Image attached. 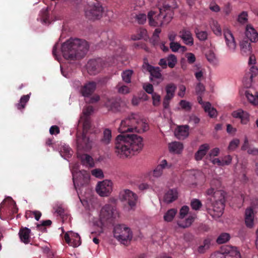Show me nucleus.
<instances>
[{"label": "nucleus", "instance_id": "obj_1", "mask_svg": "<svg viewBox=\"0 0 258 258\" xmlns=\"http://www.w3.org/2000/svg\"><path fill=\"white\" fill-rule=\"evenodd\" d=\"M211 187L205 191L206 200L205 204L208 213L215 219L220 218L223 214L225 202V193L222 190L218 189L221 182L216 179L210 182Z\"/></svg>", "mask_w": 258, "mask_h": 258}, {"label": "nucleus", "instance_id": "obj_2", "mask_svg": "<svg viewBox=\"0 0 258 258\" xmlns=\"http://www.w3.org/2000/svg\"><path fill=\"white\" fill-rule=\"evenodd\" d=\"M157 6V11H151L148 13L149 25L161 27L168 24L173 17L174 10L177 7L175 0H160Z\"/></svg>", "mask_w": 258, "mask_h": 258}, {"label": "nucleus", "instance_id": "obj_3", "mask_svg": "<svg viewBox=\"0 0 258 258\" xmlns=\"http://www.w3.org/2000/svg\"><path fill=\"white\" fill-rule=\"evenodd\" d=\"M63 57L68 60H79L87 54L89 44L85 40L71 38L61 45Z\"/></svg>", "mask_w": 258, "mask_h": 258}, {"label": "nucleus", "instance_id": "obj_4", "mask_svg": "<svg viewBox=\"0 0 258 258\" xmlns=\"http://www.w3.org/2000/svg\"><path fill=\"white\" fill-rule=\"evenodd\" d=\"M148 130V125L138 113H132L123 119L118 128L121 133L134 132L142 133Z\"/></svg>", "mask_w": 258, "mask_h": 258}, {"label": "nucleus", "instance_id": "obj_5", "mask_svg": "<svg viewBox=\"0 0 258 258\" xmlns=\"http://www.w3.org/2000/svg\"><path fill=\"white\" fill-rule=\"evenodd\" d=\"M124 135H119L115 139L114 153L119 158H126L132 154Z\"/></svg>", "mask_w": 258, "mask_h": 258}, {"label": "nucleus", "instance_id": "obj_6", "mask_svg": "<svg viewBox=\"0 0 258 258\" xmlns=\"http://www.w3.org/2000/svg\"><path fill=\"white\" fill-rule=\"evenodd\" d=\"M95 1L96 2L89 4L85 11L86 17L89 20H99L102 17L104 13L101 4L97 0Z\"/></svg>", "mask_w": 258, "mask_h": 258}, {"label": "nucleus", "instance_id": "obj_7", "mask_svg": "<svg viewBox=\"0 0 258 258\" xmlns=\"http://www.w3.org/2000/svg\"><path fill=\"white\" fill-rule=\"evenodd\" d=\"M124 137L132 155L134 154L135 152H139L142 150L144 144L143 138L141 137L133 134L124 135Z\"/></svg>", "mask_w": 258, "mask_h": 258}, {"label": "nucleus", "instance_id": "obj_8", "mask_svg": "<svg viewBox=\"0 0 258 258\" xmlns=\"http://www.w3.org/2000/svg\"><path fill=\"white\" fill-rule=\"evenodd\" d=\"M114 236L121 242L130 240L132 238V232L130 228L124 225H116L114 229Z\"/></svg>", "mask_w": 258, "mask_h": 258}, {"label": "nucleus", "instance_id": "obj_9", "mask_svg": "<svg viewBox=\"0 0 258 258\" xmlns=\"http://www.w3.org/2000/svg\"><path fill=\"white\" fill-rule=\"evenodd\" d=\"M113 186V183L111 180L105 179L97 183L95 189L100 196L108 197L112 191Z\"/></svg>", "mask_w": 258, "mask_h": 258}, {"label": "nucleus", "instance_id": "obj_10", "mask_svg": "<svg viewBox=\"0 0 258 258\" xmlns=\"http://www.w3.org/2000/svg\"><path fill=\"white\" fill-rule=\"evenodd\" d=\"M119 199L122 202H126L128 206L132 208L136 206L138 197L131 190L124 189L120 191Z\"/></svg>", "mask_w": 258, "mask_h": 258}, {"label": "nucleus", "instance_id": "obj_11", "mask_svg": "<svg viewBox=\"0 0 258 258\" xmlns=\"http://www.w3.org/2000/svg\"><path fill=\"white\" fill-rule=\"evenodd\" d=\"M77 148L79 150L88 151L92 148L93 142L86 134H83L77 139Z\"/></svg>", "mask_w": 258, "mask_h": 258}, {"label": "nucleus", "instance_id": "obj_12", "mask_svg": "<svg viewBox=\"0 0 258 258\" xmlns=\"http://www.w3.org/2000/svg\"><path fill=\"white\" fill-rule=\"evenodd\" d=\"M120 61V56H117V58L111 57L102 58L98 56H94L90 59L88 62V64H106L107 63H119Z\"/></svg>", "mask_w": 258, "mask_h": 258}, {"label": "nucleus", "instance_id": "obj_13", "mask_svg": "<svg viewBox=\"0 0 258 258\" xmlns=\"http://www.w3.org/2000/svg\"><path fill=\"white\" fill-rule=\"evenodd\" d=\"M210 258H241V255L236 247H232L225 253L216 252L212 254Z\"/></svg>", "mask_w": 258, "mask_h": 258}, {"label": "nucleus", "instance_id": "obj_14", "mask_svg": "<svg viewBox=\"0 0 258 258\" xmlns=\"http://www.w3.org/2000/svg\"><path fill=\"white\" fill-rule=\"evenodd\" d=\"M66 242L71 246L76 247L81 244V238L79 235L72 231L66 232L64 236Z\"/></svg>", "mask_w": 258, "mask_h": 258}, {"label": "nucleus", "instance_id": "obj_15", "mask_svg": "<svg viewBox=\"0 0 258 258\" xmlns=\"http://www.w3.org/2000/svg\"><path fill=\"white\" fill-rule=\"evenodd\" d=\"M172 167V164L171 163H168L166 160L163 159L151 172L152 176L155 178H159L163 175L164 169H169Z\"/></svg>", "mask_w": 258, "mask_h": 258}, {"label": "nucleus", "instance_id": "obj_16", "mask_svg": "<svg viewBox=\"0 0 258 258\" xmlns=\"http://www.w3.org/2000/svg\"><path fill=\"white\" fill-rule=\"evenodd\" d=\"M96 89V83L94 82H89L82 86L80 92L84 97H89L92 95Z\"/></svg>", "mask_w": 258, "mask_h": 258}, {"label": "nucleus", "instance_id": "obj_17", "mask_svg": "<svg viewBox=\"0 0 258 258\" xmlns=\"http://www.w3.org/2000/svg\"><path fill=\"white\" fill-rule=\"evenodd\" d=\"M223 34L226 45L231 51H234L236 48V44L234 36L228 29H223Z\"/></svg>", "mask_w": 258, "mask_h": 258}, {"label": "nucleus", "instance_id": "obj_18", "mask_svg": "<svg viewBox=\"0 0 258 258\" xmlns=\"http://www.w3.org/2000/svg\"><path fill=\"white\" fill-rule=\"evenodd\" d=\"M198 101L199 104L202 105L204 111L207 113L211 117H215L217 115V112L215 108L212 106L209 102H204L201 96L198 97Z\"/></svg>", "mask_w": 258, "mask_h": 258}, {"label": "nucleus", "instance_id": "obj_19", "mask_svg": "<svg viewBox=\"0 0 258 258\" xmlns=\"http://www.w3.org/2000/svg\"><path fill=\"white\" fill-rule=\"evenodd\" d=\"M78 180H76L74 177H73L74 184L76 189L77 186H83L88 183L90 179V174L87 171L83 170L78 173Z\"/></svg>", "mask_w": 258, "mask_h": 258}, {"label": "nucleus", "instance_id": "obj_20", "mask_svg": "<svg viewBox=\"0 0 258 258\" xmlns=\"http://www.w3.org/2000/svg\"><path fill=\"white\" fill-rule=\"evenodd\" d=\"M179 37L185 44L189 46H192L194 44V38L189 30L184 28L181 29L179 32Z\"/></svg>", "mask_w": 258, "mask_h": 258}, {"label": "nucleus", "instance_id": "obj_21", "mask_svg": "<svg viewBox=\"0 0 258 258\" xmlns=\"http://www.w3.org/2000/svg\"><path fill=\"white\" fill-rule=\"evenodd\" d=\"M232 116L234 118L240 119L241 123L243 124H246L249 120V114L241 109L233 111Z\"/></svg>", "mask_w": 258, "mask_h": 258}, {"label": "nucleus", "instance_id": "obj_22", "mask_svg": "<svg viewBox=\"0 0 258 258\" xmlns=\"http://www.w3.org/2000/svg\"><path fill=\"white\" fill-rule=\"evenodd\" d=\"M147 66V70L150 73V80L153 82V84H155V83L154 82V78L161 79L159 81H157L156 84V85H158L161 81H162V79L161 78L162 75L160 73V68L158 67H155L153 66Z\"/></svg>", "mask_w": 258, "mask_h": 258}, {"label": "nucleus", "instance_id": "obj_23", "mask_svg": "<svg viewBox=\"0 0 258 258\" xmlns=\"http://www.w3.org/2000/svg\"><path fill=\"white\" fill-rule=\"evenodd\" d=\"M115 210L112 206L106 204L101 210L100 216L102 219H108L112 217Z\"/></svg>", "mask_w": 258, "mask_h": 258}, {"label": "nucleus", "instance_id": "obj_24", "mask_svg": "<svg viewBox=\"0 0 258 258\" xmlns=\"http://www.w3.org/2000/svg\"><path fill=\"white\" fill-rule=\"evenodd\" d=\"M257 74V67L256 66H252L249 70V72L246 74V77L244 80L246 87H249L251 86L252 82V78Z\"/></svg>", "mask_w": 258, "mask_h": 258}, {"label": "nucleus", "instance_id": "obj_25", "mask_svg": "<svg viewBox=\"0 0 258 258\" xmlns=\"http://www.w3.org/2000/svg\"><path fill=\"white\" fill-rule=\"evenodd\" d=\"M245 223L247 227L251 228L254 225V213L253 209L249 208L245 212Z\"/></svg>", "mask_w": 258, "mask_h": 258}, {"label": "nucleus", "instance_id": "obj_26", "mask_svg": "<svg viewBox=\"0 0 258 258\" xmlns=\"http://www.w3.org/2000/svg\"><path fill=\"white\" fill-rule=\"evenodd\" d=\"M189 127L187 125L178 126L174 132V135L180 140L184 139L189 134Z\"/></svg>", "mask_w": 258, "mask_h": 258}, {"label": "nucleus", "instance_id": "obj_27", "mask_svg": "<svg viewBox=\"0 0 258 258\" xmlns=\"http://www.w3.org/2000/svg\"><path fill=\"white\" fill-rule=\"evenodd\" d=\"M245 35L251 42H255L258 40L257 32L250 25H247L245 30Z\"/></svg>", "mask_w": 258, "mask_h": 258}, {"label": "nucleus", "instance_id": "obj_28", "mask_svg": "<svg viewBox=\"0 0 258 258\" xmlns=\"http://www.w3.org/2000/svg\"><path fill=\"white\" fill-rule=\"evenodd\" d=\"M112 140V132L109 128H105L103 131L102 137L100 140V143L104 146L109 145Z\"/></svg>", "mask_w": 258, "mask_h": 258}, {"label": "nucleus", "instance_id": "obj_29", "mask_svg": "<svg viewBox=\"0 0 258 258\" xmlns=\"http://www.w3.org/2000/svg\"><path fill=\"white\" fill-rule=\"evenodd\" d=\"M209 149L210 146L208 144H204L201 145L199 148V150L195 154V158L196 160H201L206 155Z\"/></svg>", "mask_w": 258, "mask_h": 258}, {"label": "nucleus", "instance_id": "obj_30", "mask_svg": "<svg viewBox=\"0 0 258 258\" xmlns=\"http://www.w3.org/2000/svg\"><path fill=\"white\" fill-rule=\"evenodd\" d=\"M30 230L26 227L22 228L19 232L21 240L25 244L30 242Z\"/></svg>", "mask_w": 258, "mask_h": 258}, {"label": "nucleus", "instance_id": "obj_31", "mask_svg": "<svg viewBox=\"0 0 258 258\" xmlns=\"http://www.w3.org/2000/svg\"><path fill=\"white\" fill-rule=\"evenodd\" d=\"M178 197V194L176 189H170L165 195L164 200L167 203H170L175 200Z\"/></svg>", "mask_w": 258, "mask_h": 258}, {"label": "nucleus", "instance_id": "obj_32", "mask_svg": "<svg viewBox=\"0 0 258 258\" xmlns=\"http://www.w3.org/2000/svg\"><path fill=\"white\" fill-rule=\"evenodd\" d=\"M169 151L174 153H180L183 150V145L179 142H173L168 145Z\"/></svg>", "mask_w": 258, "mask_h": 258}, {"label": "nucleus", "instance_id": "obj_33", "mask_svg": "<svg viewBox=\"0 0 258 258\" xmlns=\"http://www.w3.org/2000/svg\"><path fill=\"white\" fill-rule=\"evenodd\" d=\"M177 62V58L175 55L170 54L167 57L160 59L158 64H175Z\"/></svg>", "mask_w": 258, "mask_h": 258}, {"label": "nucleus", "instance_id": "obj_34", "mask_svg": "<svg viewBox=\"0 0 258 258\" xmlns=\"http://www.w3.org/2000/svg\"><path fill=\"white\" fill-rule=\"evenodd\" d=\"M176 88V86L174 84H168L165 86L166 95L165 96L167 97V98L169 97L173 98L174 96Z\"/></svg>", "mask_w": 258, "mask_h": 258}, {"label": "nucleus", "instance_id": "obj_35", "mask_svg": "<svg viewBox=\"0 0 258 258\" xmlns=\"http://www.w3.org/2000/svg\"><path fill=\"white\" fill-rule=\"evenodd\" d=\"M245 95L248 101L251 104L254 106H258V92H256L255 95H253L249 91H246L245 92Z\"/></svg>", "mask_w": 258, "mask_h": 258}, {"label": "nucleus", "instance_id": "obj_36", "mask_svg": "<svg viewBox=\"0 0 258 258\" xmlns=\"http://www.w3.org/2000/svg\"><path fill=\"white\" fill-rule=\"evenodd\" d=\"M80 158L83 164L92 167L94 166V163L93 158L88 154H83L80 156Z\"/></svg>", "mask_w": 258, "mask_h": 258}, {"label": "nucleus", "instance_id": "obj_37", "mask_svg": "<svg viewBox=\"0 0 258 258\" xmlns=\"http://www.w3.org/2000/svg\"><path fill=\"white\" fill-rule=\"evenodd\" d=\"M177 213V210L175 209L169 210L164 215V220L166 222H171Z\"/></svg>", "mask_w": 258, "mask_h": 258}, {"label": "nucleus", "instance_id": "obj_38", "mask_svg": "<svg viewBox=\"0 0 258 258\" xmlns=\"http://www.w3.org/2000/svg\"><path fill=\"white\" fill-rule=\"evenodd\" d=\"M211 29L213 33L218 36L222 35V29L217 21H213L211 24Z\"/></svg>", "mask_w": 258, "mask_h": 258}, {"label": "nucleus", "instance_id": "obj_39", "mask_svg": "<svg viewBox=\"0 0 258 258\" xmlns=\"http://www.w3.org/2000/svg\"><path fill=\"white\" fill-rule=\"evenodd\" d=\"M241 51L243 53H250L251 47L248 40H243L240 44Z\"/></svg>", "mask_w": 258, "mask_h": 258}, {"label": "nucleus", "instance_id": "obj_40", "mask_svg": "<svg viewBox=\"0 0 258 258\" xmlns=\"http://www.w3.org/2000/svg\"><path fill=\"white\" fill-rule=\"evenodd\" d=\"M195 32L197 37L200 41H205L208 37V34L206 31L200 30L199 28H196L195 29Z\"/></svg>", "mask_w": 258, "mask_h": 258}, {"label": "nucleus", "instance_id": "obj_41", "mask_svg": "<svg viewBox=\"0 0 258 258\" xmlns=\"http://www.w3.org/2000/svg\"><path fill=\"white\" fill-rule=\"evenodd\" d=\"M195 217L189 216L184 221H179L177 224L178 226L182 228H186L189 227L193 222Z\"/></svg>", "mask_w": 258, "mask_h": 258}, {"label": "nucleus", "instance_id": "obj_42", "mask_svg": "<svg viewBox=\"0 0 258 258\" xmlns=\"http://www.w3.org/2000/svg\"><path fill=\"white\" fill-rule=\"evenodd\" d=\"M29 96L28 95H23L20 99L19 103L17 104V107L19 110L24 109L25 107L26 103L29 100Z\"/></svg>", "mask_w": 258, "mask_h": 258}, {"label": "nucleus", "instance_id": "obj_43", "mask_svg": "<svg viewBox=\"0 0 258 258\" xmlns=\"http://www.w3.org/2000/svg\"><path fill=\"white\" fill-rule=\"evenodd\" d=\"M80 121L83 122V134L87 133L91 127V121L89 117H81Z\"/></svg>", "mask_w": 258, "mask_h": 258}, {"label": "nucleus", "instance_id": "obj_44", "mask_svg": "<svg viewBox=\"0 0 258 258\" xmlns=\"http://www.w3.org/2000/svg\"><path fill=\"white\" fill-rule=\"evenodd\" d=\"M230 236L227 233H223L221 234L217 239V242L219 244L226 243L230 239Z\"/></svg>", "mask_w": 258, "mask_h": 258}, {"label": "nucleus", "instance_id": "obj_45", "mask_svg": "<svg viewBox=\"0 0 258 258\" xmlns=\"http://www.w3.org/2000/svg\"><path fill=\"white\" fill-rule=\"evenodd\" d=\"M210 245V241L209 239H206L203 242V244L200 245L198 249V251L200 253H204L207 250Z\"/></svg>", "mask_w": 258, "mask_h": 258}, {"label": "nucleus", "instance_id": "obj_46", "mask_svg": "<svg viewBox=\"0 0 258 258\" xmlns=\"http://www.w3.org/2000/svg\"><path fill=\"white\" fill-rule=\"evenodd\" d=\"M133 73V71L131 70H126L125 71L123 72L122 74V78L123 80L127 83H130L131 78Z\"/></svg>", "mask_w": 258, "mask_h": 258}, {"label": "nucleus", "instance_id": "obj_47", "mask_svg": "<svg viewBox=\"0 0 258 258\" xmlns=\"http://www.w3.org/2000/svg\"><path fill=\"white\" fill-rule=\"evenodd\" d=\"M93 112V108L91 106H86L83 110V115L81 117L82 118L84 117H89V116Z\"/></svg>", "mask_w": 258, "mask_h": 258}, {"label": "nucleus", "instance_id": "obj_48", "mask_svg": "<svg viewBox=\"0 0 258 258\" xmlns=\"http://www.w3.org/2000/svg\"><path fill=\"white\" fill-rule=\"evenodd\" d=\"M97 67V66H85V69L89 74L94 75L99 72V69Z\"/></svg>", "mask_w": 258, "mask_h": 258}, {"label": "nucleus", "instance_id": "obj_49", "mask_svg": "<svg viewBox=\"0 0 258 258\" xmlns=\"http://www.w3.org/2000/svg\"><path fill=\"white\" fill-rule=\"evenodd\" d=\"M116 89L118 93L122 94H126L130 92V89L125 85L118 84Z\"/></svg>", "mask_w": 258, "mask_h": 258}, {"label": "nucleus", "instance_id": "obj_50", "mask_svg": "<svg viewBox=\"0 0 258 258\" xmlns=\"http://www.w3.org/2000/svg\"><path fill=\"white\" fill-rule=\"evenodd\" d=\"M179 104L181 108L186 111H189L191 108V105L190 102L186 100H182Z\"/></svg>", "mask_w": 258, "mask_h": 258}, {"label": "nucleus", "instance_id": "obj_51", "mask_svg": "<svg viewBox=\"0 0 258 258\" xmlns=\"http://www.w3.org/2000/svg\"><path fill=\"white\" fill-rule=\"evenodd\" d=\"M202 206L201 202L197 199H193L190 203V206L193 210H198Z\"/></svg>", "mask_w": 258, "mask_h": 258}, {"label": "nucleus", "instance_id": "obj_52", "mask_svg": "<svg viewBox=\"0 0 258 258\" xmlns=\"http://www.w3.org/2000/svg\"><path fill=\"white\" fill-rule=\"evenodd\" d=\"M60 70L63 76L69 77L72 69L70 66H60Z\"/></svg>", "mask_w": 258, "mask_h": 258}, {"label": "nucleus", "instance_id": "obj_53", "mask_svg": "<svg viewBox=\"0 0 258 258\" xmlns=\"http://www.w3.org/2000/svg\"><path fill=\"white\" fill-rule=\"evenodd\" d=\"M207 60L210 63H215L217 61V58L214 53L211 51H209L206 54Z\"/></svg>", "mask_w": 258, "mask_h": 258}, {"label": "nucleus", "instance_id": "obj_54", "mask_svg": "<svg viewBox=\"0 0 258 258\" xmlns=\"http://www.w3.org/2000/svg\"><path fill=\"white\" fill-rule=\"evenodd\" d=\"M247 13L246 12H242L238 16L237 21L241 24H244L247 21Z\"/></svg>", "mask_w": 258, "mask_h": 258}, {"label": "nucleus", "instance_id": "obj_55", "mask_svg": "<svg viewBox=\"0 0 258 258\" xmlns=\"http://www.w3.org/2000/svg\"><path fill=\"white\" fill-rule=\"evenodd\" d=\"M92 174L99 178H102L104 177V174L102 170L100 169H95L91 171Z\"/></svg>", "mask_w": 258, "mask_h": 258}, {"label": "nucleus", "instance_id": "obj_56", "mask_svg": "<svg viewBox=\"0 0 258 258\" xmlns=\"http://www.w3.org/2000/svg\"><path fill=\"white\" fill-rule=\"evenodd\" d=\"M153 104L154 106H158L160 104L161 97L160 95L156 93H154L152 94Z\"/></svg>", "mask_w": 258, "mask_h": 258}, {"label": "nucleus", "instance_id": "obj_57", "mask_svg": "<svg viewBox=\"0 0 258 258\" xmlns=\"http://www.w3.org/2000/svg\"><path fill=\"white\" fill-rule=\"evenodd\" d=\"M240 141L237 139H235L230 142L228 149L230 150H235L239 145Z\"/></svg>", "mask_w": 258, "mask_h": 258}, {"label": "nucleus", "instance_id": "obj_58", "mask_svg": "<svg viewBox=\"0 0 258 258\" xmlns=\"http://www.w3.org/2000/svg\"><path fill=\"white\" fill-rule=\"evenodd\" d=\"M189 211V208L186 206H183L180 210L179 218L183 219Z\"/></svg>", "mask_w": 258, "mask_h": 258}, {"label": "nucleus", "instance_id": "obj_59", "mask_svg": "<svg viewBox=\"0 0 258 258\" xmlns=\"http://www.w3.org/2000/svg\"><path fill=\"white\" fill-rule=\"evenodd\" d=\"M136 18L139 24H143L146 22L147 16L144 14H139L136 15Z\"/></svg>", "mask_w": 258, "mask_h": 258}, {"label": "nucleus", "instance_id": "obj_60", "mask_svg": "<svg viewBox=\"0 0 258 258\" xmlns=\"http://www.w3.org/2000/svg\"><path fill=\"white\" fill-rule=\"evenodd\" d=\"M60 152L61 153L65 154L64 156L67 157H69L73 152L70 148L67 146H63L61 149Z\"/></svg>", "mask_w": 258, "mask_h": 258}, {"label": "nucleus", "instance_id": "obj_61", "mask_svg": "<svg viewBox=\"0 0 258 258\" xmlns=\"http://www.w3.org/2000/svg\"><path fill=\"white\" fill-rule=\"evenodd\" d=\"M185 57L189 63H194L196 59L195 54L190 52L186 53Z\"/></svg>", "mask_w": 258, "mask_h": 258}, {"label": "nucleus", "instance_id": "obj_62", "mask_svg": "<svg viewBox=\"0 0 258 258\" xmlns=\"http://www.w3.org/2000/svg\"><path fill=\"white\" fill-rule=\"evenodd\" d=\"M205 91V86L200 82L199 83L196 87V91L197 94L201 95L203 94Z\"/></svg>", "mask_w": 258, "mask_h": 258}, {"label": "nucleus", "instance_id": "obj_63", "mask_svg": "<svg viewBox=\"0 0 258 258\" xmlns=\"http://www.w3.org/2000/svg\"><path fill=\"white\" fill-rule=\"evenodd\" d=\"M161 32V30L160 28H156L155 30L152 38L154 44H155L158 41L159 34Z\"/></svg>", "mask_w": 258, "mask_h": 258}, {"label": "nucleus", "instance_id": "obj_64", "mask_svg": "<svg viewBox=\"0 0 258 258\" xmlns=\"http://www.w3.org/2000/svg\"><path fill=\"white\" fill-rule=\"evenodd\" d=\"M180 44L178 42H171L170 43V48L173 52H176L179 50Z\"/></svg>", "mask_w": 258, "mask_h": 258}]
</instances>
